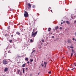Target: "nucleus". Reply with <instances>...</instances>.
Masks as SVG:
<instances>
[{"mask_svg":"<svg viewBox=\"0 0 76 76\" xmlns=\"http://www.w3.org/2000/svg\"><path fill=\"white\" fill-rule=\"evenodd\" d=\"M44 64H45V67H46V65L47 64V62H44Z\"/></svg>","mask_w":76,"mask_h":76,"instance_id":"obj_10","label":"nucleus"},{"mask_svg":"<svg viewBox=\"0 0 76 76\" xmlns=\"http://www.w3.org/2000/svg\"><path fill=\"white\" fill-rule=\"evenodd\" d=\"M70 48H73V46H70Z\"/></svg>","mask_w":76,"mask_h":76,"instance_id":"obj_24","label":"nucleus"},{"mask_svg":"<svg viewBox=\"0 0 76 76\" xmlns=\"http://www.w3.org/2000/svg\"><path fill=\"white\" fill-rule=\"evenodd\" d=\"M75 56L76 57V53H75Z\"/></svg>","mask_w":76,"mask_h":76,"instance_id":"obj_41","label":"nucleus"},{"mask_svg":"<svg viewBox=\"0 0 76 76\" xmlns=\"http://www.w3.org/2000/svg\"><path fill=\"white\" fill-rule=\"evenodd\" d=\"M16 34L18 35H20V32L19 31H17L16 32Z\"/></svg>","mask_w":76,"mask_h":76,"instance_id":"obj_6","label":"nucleus"},{"mask_svg":"<svg viewBox=\"0 0 76 76\" xmlns=\"http://www.w3.org/2000/svg\"><path fill=\"white\" fill-rule=\"evenodd\" d=\"M53 32H56V30H55V29L53 28Z\"/></svg>","mask_w":76,"mask_h":76,"instance_id":"obj_20","label":"nucleus"},{"mask_svg":"<svg viewBox=\"0 0 76 76\" xmlns=\"http://www.w3.org/2000/svg\"><path fill=\"white\" fill-rule=\"evenodd\" d=\"M42 42H44V40H42Z\"/></svg>","mask_w":76,"mask_h":76,"instance_id":"obj_29","label":"nucleus"},{"mask_svg":"<svg viewBox=\"0 0 76 76\" xmlns=\"http://www.w3.org/2000/svg\"><path fill=\"white\" fill-rule=\"evenodd\" d=\"M18 75H20L21 76H22V72H20V70H19L18 71Z\"/></svg>","mask_w":76,"mask_h":76,"instance_id":"obj_5","label":"nucleus"},{"mask_svg":"<svg viewBox=\"0 0 76 76\" xmlns=\"http://www.w3.org/2000/svg\"><path fill=\"white\" fill-rule=\"evenodd\" d=\"M25 64H23L22 66V67H25Z\"/></svg>","mask_w":76,"mask_h":76,"instance_id":"obj_14","label":"nucleus"},{"mask_svg":"<svg viewBox=\"0 0 76 76\" xmlns=\"http://www.w3.org/2000/svg\"><path fill=\"white\" fill-rule=\"evenodd\" d=\"M26 69L27 70L28 69V68H26Z\"/></svg>","mask_w":76,"mask_h":76,"instance_id":"obj_46","label":"nucleus"},{"mask_svg":"<svg viewBox=\"0 0 76 76\" xmlns=\"http://www.w3.org/2000/svg\"><path fill=\"white\" fill-rule=\"evenodd\" d=\"M73 55V53H71V55Z\"/></svg>","mask_w":76,"mask_h":76,"instance_id":"obj_37","label":"nucleus"},{"mask_svg":"<svg viewBox=\"0 0 76 76\" xmlns=\"http://www.w3.org/2000/svg\"><path fill=\"white\" fill-rule=\"evenodd\" d=\"M30 42H34V41L33 40H32V39H30Z\"/></svg>","mask_w":76,"mask_h":76,"instance_id":"obj_27","label":"nucleus"},{"mask_svg":"<svg viewBox=\"0 0 76 76\" xmlns=\"http://www.w3.org/2000/svg\"><path fill=\"white\" fill-rule=\"evenodd\" d=\"M72 52H73L74 53H75V50H74L73 49H72Z\"/></svg>","mask_w":76,"mask_h":76,"instance_id":"obj_18","label":"nucleus"},{"mask_svg":"<svg viewBox=\"0 0 76 76\" xmlns=\"http://www.w3.org/2000/svg\"><path fill=\"white\" fill-rule=\"evenodd\" d=\"M27 63H28V64H29V62L28 61L27 62Z\"/></svg>","mask_w":76,"mask_h":76,"instance_id":"obj_36","label":"nucleus"},{"mask_svg":"<svg viewBox=\"0 0 76 76\" xmlns=\"http://www.w3.org/2000/svg\"><path fill=\"white\" fill-rule=\"evenodd\" d=\"M8 35H7V34H6L4 35V36L5 37H7V36Z\"/></svg>","mask_w":76,"mask_h":76,"instance_id":"obj_23","label":"nucleus"},{"mask_svg":"<svg viewBox=\"0 0 76 76\" xmlns=\"http://www.w3.org/2000/svg\"><path fill=\"white\" fill-rule=\"evenodd\" d=\"M30 61H31V62H32V61H33V59H31L30 60Z\"/></svg>","mask_w":76,"mask_h":76,"instance_id":"obj_17","label":"nucleus"},{"mask_svg":"<svg viewBox=\"0 0 76 76\" xmlns=\"http://www.w3.org/2000/svg\"><path fill=\"white\" fill-rule=\"evenodd\" d=\"M43 64V63H42V64H41V66H42V67H44V65H43V64Z\"/></svg>","mask_w":76,"mask_h":76,"instance_id":"obj_28","label":"nucleus"},{"mask_svg":"<svg viewBox=\"0 0 76 76\" xmlns=\"http://www.w3.org/2000/svg\"><path fill=\"white\" fill-rule=\"evenodd\" d=\"M25 60L26 61H28V58H25Z\"/></svg>","mask_w":76,"mask_h":76,"instance_id":"obj_16","label":"nucleus"},{"mask_svg":"<svg viewBox=\"0 0 76 76\" xmlns=\"http://www.w3.org/2000/svg\"><path fill=\"white\" fill-rule=\"evenodd\" d=\"M71 46H73V45H72V44L71 45Z\"/></svg>","mask_w":76,"mask_h":76,"instance_id":"obj_45","label":"nucleus"},{"mask_svg":"<svg viewBox=\"0 0 76 76\" xmlns=\"http://www.w3.org/2000/svg\"><path fill=\"white\" fill-rule=\"evenodd\" d=\"M74 69H75V68L72 69L71 70H74Z\"/></svg>","mask_w":76,"mask_h":76,"instance_id":"obj_33","label":"nucleus"},{"mask_svg":"<svg viewBox=\"0 0 76 76\" xmlns=\"http://www.w3.org/2000/svg\"><path fill=\"white\" fill-rule=\"evenodd\" d=\"M75 35H76V32L75 33Z\"/></svg>","mask_w":76,"mask_h":76,"instance_id":"obj_40","label":"nucleus"},{"mask_svg":"<svg viewBox=\"0 0 76 76\" xmlns=\"http://www.w3.org/2000/svg\"><path fill=\"white\" fill-rule=\"evenodd\" d=\"M72 56H73V55H71V56L72 57Z\"/></svg>","mask_w":76,"mask_h":76,"instance_id":"obj_51","label":"nucleus"},{"mask_svg":"<svg viewBox=\"0 0 76 76\" xmlns=\"http://www.w3.org/2000/svg\"><path fill=\"white\" fill-rule=\"evenodd\" d=\"M66 22L68 25H70V22L69 21L67 20Z\"/></svg>","mask_w":76,"mask_h":76,"instance_id":"obj_8","label":"nucleus"},{"mask_svg":"<svg viewBox=\"0 0 76 76\" xmlns=\"http://www.w3.org/2000/svg\"><path fill=\"white\" fill-rule=\"evenodd\" d=\"M65 22H66V21H64L63 22V23H65Z\"/></svg>","mask_w":76,"mask_h":76,"instance_id":"obj_35","label":"nucleus"},{"mask_svg":"<svg viewBox=\"0 0 76 76\" xmlns=\"http://www.w3.org/2000/svg\"><path fill=\"white\" fill-rule=\"evenodd\" d=\"M1 29H2V30L3 29V28H1Z\"/></svg>","mask_w":76,"mask_h":76,"instance_id":"obj_56","label":"nucleus"},{"mask_svg":"<svg viewBox=\"0 0 76 76\" xmlns=\"http://www.w3.org/2000/svg\"><path fill=\"white\" fill-rule=\"evenodd\" d=\"M42 45V43H41Z\"/></svg>","mask_w":76,"mask_h":76,"instance_id":"obj_52","label":"nucleus"},{"mask_svg":"<svg viewBox=\"0 0 76 76\" xmlns=\"http://www.w3.org/2000/svg\"><path fill=\"white\" fill-rule=\"evenodd\" d=\"M39 75V72L38 74V75Z\"/></svg>","mask_w":76,"mask_h":76,"instance_id":"obj_44","label":"nucleus"},{"mask_svg":"<svg viewBox=\"0 0 76 76\" xmlns=\"http://www.w3.org/2000/svg\"><path fill=\"white\" fill-rule=\"evenodd\" d=\"M8 53H9V51H8Z\"/></svg>","mask_w":76,"mask_h":76,"instance_id":"obj_54","label":"nucleus"},{"mask_svg":"<svg viewBox=\"0 0 76 76\" xmlns=\"http://www.w3.org/2000/svg\"><path fill=\"white\" fill-rule=\"evenodd\" d=\"M3 64H6L7 63V62L5 60H4L3 62Z\"/></svg>","mask_w":76,"mask_h":76,"instance_id":"obj_3","label":"nucleus"},{"mask_svg":"<svg viewBox=\"0 0 76 76\" xmlns=\"http://www.w3.org/2000/svg\"><path fill=\"white\" fill-rule=\"evenodd\" d=\"M52 38H54V36H52Z\"/></svg>","mask_w":76,"mask_h":76,"instance_id":"obj_30","label":"nucleus"},{"mask_svg":"<svg viewBox=\"0 0 76 76\" xmlns=\"http://www.w3.org/2000/svg\"><path fill=\"white\" fill-rule=\"evenodd\" d=\"M35 50H33V51L31 53V54H32V53H34V52H35Z\"/></svg>","mask_w":76,"mask_h":76,"instance_id":"obj_22","label":"nucleus"},{"mask_svg":"<svg viewBox=\"0 0 76 76\" xmlns=\"http://www.w3.org/2000/svg\"><path fill=\"white\" fill-rule=\"evenodd\" d=\"M35 7V6L34 5L33 6V8H34Z\"/></svg>","mask_w":76,"mask_h":76,"instance_id":"obj_32","label":"nucleus"},{"mask_svg":"<svg viewBox=\"0 0 76 76\" xmlns=\"http://www.w3.org/2000/svg\"><path fill=\"white\" fill-rule=\"evenodd\" d=\"M0 34H1V33H0Z\"/></svg>","mask_w":76,"mask_h":76,"instance_id":"obj_53","label":"nucleus"},{"mask_svg":"<svg viewBox=\"0 0 76 76\" xmlns=\"http://www.w3.org/2000/svg\"><path fill=\"white\" fill-rule=\"evenodd\" d=\"M24 72H25V68H23V73H24Z\"/></svg>","mask_w":76,"mask_h":76,"instance_id":"obj_13","label":"nucleus"},{"mask_svg":"<svg viewBox=\"0 0 76 76\" xmlns=\"http://www.w3.org/2000/svg\"><path fill=\"white\" fill-rule=\"evenodd\" d=\"M68 43H71V40H68Z\"/></svg>","mask_w":76,"mask_h":76,"instance_id":"obj_11","label":"nucleus"},{"mask_svg":"<svg viewBox=\"0 0 76 76\" xmlns=\"http://www.w3.org/2000/svg\"><path fill=\"white\" fill-rule=\"evenodd\" d=\"M51 28H48V31H51Z\"/></svg>","mask_w":76,"mask_h":76,"instance_id":"obj_15","label":"nucleus"},{"mask_svg":"<svg viewBox=\"0 0 76 76\" xmlns=\"http://www.w3.org/2000/svg\"><path fill=\"white\" fill-rule=\"evenodd\" d=\"M35 31H36V29L35 28L33 29L32 32H35Z\"/></svg>","mask_w":76,"mask_h":76,"instance_id":"obj_12","label":"nucleus"},{"mask_svg":"<svg viewBox=\"0 0 76 76\" xmlns=\"http://www.w3.org/2000/svg\"><path fill=\"white\" fill-rule=\"evenodd\" d=\"M23 35V34H22V35Z\"/></svg>","mask_w":76,"mask_h":76,"instance_id":"obj_57","label":"nucleus"},{"mask_svg":"<svg viewBox=\"0 0 76 76\" xmlns=\"http://www.w3.org/2000/svg\"><path fill=\"white\" fill-rule=\"evenodd\" d=\"M24 16L25 17H28V13L26 11H24Z\"/></svg>","mask_w":76,"mask_h":76,"instance_id":"obj_2","label":"nucleus"},{"mask_svg":"<svg viewBox=\"0 0 76 76\" xmlns=\"http://www.w3.org/2000/svg\"><path fill=\"white\" fill-rule=\"evenodd\" d=\"M30 76H32V74H30Z\"/></svg>","mask_w":76,"mask_h":76,"instance_id":"obj_43","label":"nucleus"},{"mask_svg":"<svg viewBox=\"0 0 76 76\" xmlns=\"http://www.w3.org/2000/svg\"><path fill=\"white\" fill-rule=\"evenodd\" d=\"M13 35H12L11 36V37H12H12H13Z\"/></svg>","mask_w":76,"mask_h":76,"instance_id":"obj_39","label":"nucleus"},{"mask_svg":"<svg viewBox=\"0 0 76 76\" xmlns=\"http://www.w3.org/2000/svg\"><path fill=\"white\" fill-rule=\"evenodd\" d=\"M8 68H6L4 69V72H7V71H8Z\"/></svg>","mask_w":76,"mask_h":76,"instance_id":"obj_7","label":"nucleus"},{"mask_svg":"<svg viewBox=\"0 0 76 76\" xmlns=\"http://www.w3.org/2000/svg\"><path fill=\"white\" fill-rule=\"evenodd\" d=\"M51 71L48 72V73H49V74H51Z\"/></svg>","mask_w":76,"mask_h":76,"instance_id":"obj_31","label":"nucleus"},{"mask_svg":"<svg viewBox=\"0 0 76 76\" xmlns=\"http://www.w3.org/2000/svg\"><path fill=\"white\" fill-rule=\"evenodd\" d=\"M56 30H57L58 29V26H57L56 27H55Z\"/></svg>","mask_w":76,"mask_h":76,"instance_id":"obj_19","label":"nucleus"},{"mask_svg":"<svg viewBox=\"0 0 76 76\" xmlns=\"http://www.w3.org/2000/svg\"><path fill=\"white\" fill-rule=\"evenodd\" d=\"M37 32H38V31H37L35 32H32L31 37H35L37 34Z\"/></svg>","mask_w":76,"mask_h":76,"instance_id":"obj_1","label":"nucleus"},{"mask_svg":"<svg viewBox=\"0 0 76 76\" xmlns=\"http://www.w3.org/2000/svg\"><path fill=\"white\" fill-rule=\"evenodd\" d=\"M63 20H61L62 22H63Z\"/></svg>","mask_w":76,"mask_h":76,"instance_id":"obj_47","label":"nucleus"},{"mask_svg":"<svg viewBox=\"0 0 76 76\" xmlns=\"http://www.w3.org/2000/svg\"><path fill=\"white\" fill-rule=\"evenodd\" d=\"M50 11H51V12H53V11L52 10H51Z\"/></svg>","mask_w":76,"mask_h":76,"instance_id":"obj_38","label":"nucleus"},{"mask_svg":"<svg viewBox=\"0 0 76 76\" xmlns=\"http://www.w3.org/2000/svg\"><path fill=\"white\" fill-rule=\"evenodd\" d=\"M68 70H69V69H68Z\"/></svg>","mask_w":76,"mask_h":76,"instance_id":"obj_59","label":"nucleus"},{"mask_svg":"<svg viewBox=\"0 0 76 76\" xmlns=\"http://www.w3.org/2000/svg\"><path fill=\"white\" fill-rule=\"evenodd\" d=\"M75 64H76V63H75Z\"/></svg>","mask_w":76,"mask_h":76,"instance_id":"obj_50","label":"nucleus"},{"mask_svg":"<svg viewBox=\"0 0 76 76\" xmlns=\"http://www.w3.org/2000/svg\"><path fill=\"white\" fill-rule=\"evenodd\" d=\"M75 41H76V39H75Z\"/></svg>","mask_w":76,"mask_h":76,"instance_id":"obj_49","label":"nucleus"},{"mask_svg":"<svg viewBox=\"0 0 76 76\" xmlns=\"http://www.w3.org/2000/svg\"><path fill=\"white\" fill-rule=\"evenodd\" d=\"M3 76H6L5 75H3Z\"/></svg>","mask_w":76,"mask_h":76,"instance_id":"obj_48","label":"nucleus"},{"mask_svg":"<svg viewBox=\"0 0 76 76\" xmlns=\"http://www.w3.org/2000/svg\"><path fill=\"white\" fill-rule=\"evenodd\" d=\"M42 62H43V61H42Z\"/></svg>","mask_w":76,"mask_h":76,"instance_id":"obj_58","label":"nucleus"},{"mask_svg":"<svg viewBox=\"0 0 76 76\" xmlns=\"http://www.w3.org/2000/svg\"><path fill=\"white\" fill-rule=\"evenodd\" d=\"M9 41H10V42L11 43V42H12V40H10Z\"/></svg>","mask_w":76,"mask_h":76,"instance_id":"obj_25","label":"nucleus"},{"mask_svg":"<svg viewBox=\"0 0 76 76\" xmlns=\"http://www.w3.org/2000/svg\"><path fill=\"white\" fill-rule=\"evenodd\" d=\"M62 24H63V22H62L61 23V25H62Z\"/></svg>","mask_w":76,"mask_h":76,"instance_id":"obj_42","label":"nucleus"},{"mask_svg":"<svg viewBox=\"0 0 76 76\" xmlns=\"http://www.w3.org/2000/svg\"><path fill=\"white\" fill-rule=\"evenodd\" d=\"M28 8V9H30L31 7V5L30 4L28 3L27 4Z\"/></svg>","mask_w":76,"mask_h":76,"instance_id":"obj_4","label":"nucleus"},{"mask_svg":"<svg viewBox=\"0 0 76 76\" xmlns=\"http://www.w3.org/2000/svg\"><path fill=\"white\" fill-rule=\"evenodd\" d=\"M74 24H76V20H75L74 22Z\"/></svg>","mask_w":76,"mask_h":76,"instance_id":"obj_21","label":"nucleus"},{"mask_svg":"<svg viewBox=\"0 0 76 76\" xmlns=\"http://www.w3.org/2000/svg\"><path fill=\"white\" fill-rule=\"evenodd\" d=\"M63 29V28H62V27H60L59 28V29H60V30H61V29Z\"/></svg>","mask_w":76,"mask_h":76,"instance_id":"obj_26","label":"nucleus"},{"mask_svg":"<svg viewBox=\"0 0 76 76\" xmlns=\"http://www.w3.org/2000/svg\"><path fill=\"white\" fill-rule=\"evenodd\" d=\"M72 39H73V41H74L75 39L74 38H73Z\"/></svg>","mask_w":76,"mask_h":76,"instance_id":"obj_34","label":"nucleus"},{"mask_svg":"<svg viewBox=\"0 0 76 76\" xmlns=\"http://www.w3.org/2000/svg\"><path fill=\"white\" fill-rule=\"evenodd\" d=\"M20 57L19 55H18L16 56V58H19Z\"/></svg>","mask_w":76,"mask_h":76,"instance_id":"obj_9","label":"nucleus"},{"mask_svg":"<svg viewBox=\"0 0 76 76\" xmlns=\"http://www.w3.org/2000/svg\"><path fill=\"white\" fill-rule=\"evenodd\" d=\"M76 66V65H75V66Z\"/></svg>","mask_w":76,"mask_h":76,"instance_id":"obj_55","label":"nucleus"}]
</instances>
